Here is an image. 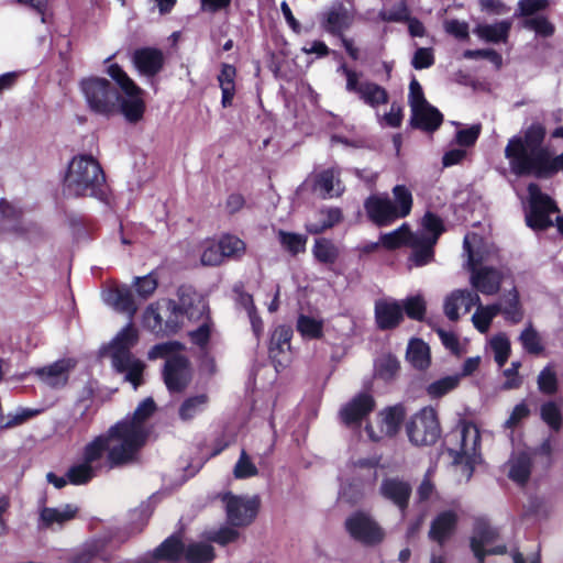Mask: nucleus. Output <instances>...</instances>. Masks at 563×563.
<instances>
[{"label": "nucleus", "instance_id": "obj_1", "mask_svg": "<svg viewBox=\"0 0 563 563\" xmlns=\"http://www.w3.org/2000/svg\"><path fill=\"white\" fill-rule=\"evenodd\" d=\"M545 135L543 124L536 122L508 140L504 153L512 174L549 177L563 169V153L554 155Z\"/></svg>", "mask_w": 563, "mask_h": 563}, {"label": "nucleus", "instance_id": "obj_2", "mask_svg": "<svg viewBox=\"0 0 563 563\" xmlns=\"http://www.w3.org/2000/svg\"><path fill=\"white\" fill-rule=\"evenodd\" d=\"M156 410L153 398L141 401L132 417L112 426L104 435L111 441L109 466L117 467L132 461L148 435L146 420Z\"/></svg>", "mask_w": 563, "mask_h": 563}, {"label": "nucleus", "instance_id": "obj_3", "mask_svg": "<svg viewBox=\"0 0 563 563\" xmlns=\"http://www.w3.org/2000/svg\"><path fill=\"white\" fill-rule=\"evenodd\" d=\"M63 194L66 197L106 198V177L100 164L89 155L75 156L64 178Z\"/></svg>", "mask_w": 563, "mask_h": 563}, {"label": "nucleus", "instance_id": "obj_4", "mask_svg": "<svg viewBox=\"0 0 563 563\" xmlns=\"http://www.w3.org/2000/svg\"><path fill=\"white\" fill-rule=\"evenodd\" d=\"M139 339L137 330L129 323L124 327L109 345L112 366L117 372L124 374V379L136 389L142 384L144 363L131 354L130 350Z\"/></svg>", "mask_w": 563, "mask_h": 563}, {"label": "nucleus", "instance_id": "obj_5", "mask_svg": "<svg viewBox=\"0 0 563 563\" xmlns=\"http://www.w3.org/2000/svg\"><path fill=\"white\" fill-rule=\"evenodd\" d=\"M180 347L178 342H166L154 345L147 354L150 360L166 357L163 377L167 389L172 393L183 391L192 376L188 360L176 354Z\"/></svg>", "mask_w": 563, "mask_h": 563}, {"label": "nucleus", "instance_id": "obj_6", "mask_svg": "<svg viewBox=\"0 0 563 563\" xmlns=\"http://www.w3.org/2000/svg\"><path fill=\"white\" fill-rule=\"evenodd\" d=\"M111 441L100 434L89 441L81 450L80 457L69 466L66 472L67 479L71 485H86L97 476L101 468V462L107 452V462L109 463Z\"/></svg>", "mask_w": 563, "mask_h": 563}, {"label": "nucleus", "instance_id": "obj_7", "mask_svg": "<svg viewBox=\"0 0 563 563\" xmlns=\"http://www.w3.org/2000/svg\"><path fill=\"white\" fill-rule=\"evenodd\" d=\"M376 457H362L351 461L342 473L340 497L347 503L360 501L365 493V487L373 485L377 479Z\"/></svg>", "mask_w": 563, "mask_h": 563}, {"label": "nucleus", "instance_id": "obj_8", "mask_svg": "<svg viewBox=\"0 0 563 563\" xmlns=\"http://www.w3.org/2000/svg\"><path fill=\"white\" fill-rule=\"evenodd\" d=\"M107 73L123 92L122 98H119L118 101V110H120L128 122H139L145 111V102L142 97L143 90L136 86L118 64H111Z\"/></svg>", "mask_w": 563, "mask_h": 563}, {"label": "nucleus", "instance_id": "obj_9", "mask_svg": "<svg viewBox=\"0 0 563 563\" xmlns=\"http://www.w3.org/2000/svg\"><path fill=\"white\" fill-rule=\"evenodd\" d=\"M452 437L456 441V446L449 451L454 457V463L465 464V473L467 478L471 477L473 466L479 461L481 432L478 427L466 420H461Z\"/></svg>", "mask_w": 563, "mask_h": 563}, {"label": "nucleus", "instance_id": "obj_10", "mask_svg": "<svg viewBox=\"0 0 563 563\" xmlns=\"http://www.w3.org/2000/svg\"><path fill=\"white\" fill-rule=\"evenodd\" d=\"M80 90L93 113L109 117L118 111L119 93L106 78H85L80 81Z\"/></svg>", "mask_w": 563, "mask_h": 563}, {"label": "nucleus", "instance_id": "obj_11", "mask_svg": "<svg viewBox=\"0 0 563 563\" xmlns=\"http://www.w3.org/2000/svg\"><path fill=\"white\" fill-rule=\"evenodd\" d=\"M442 232V220L438 216L427 212L422 218V229L415 232L412 245L417 250L415 253H411L409 262L417 267L424 266L432 262L434 257L433 247Z\"/></svg>", "mask_w": 563, "mask_h": 563}, {"label": "nucleus", "instance_id": "obj_12", "mask_svg": "<svg viewBox=\"0 0 563 563\" xmlns=\"http://www.w3.org/2000/svg\"><path fill=\"white\" fill-rule=\"evenodd\" d=\"M407 434L417 446L434 444L441 434L437 410L427 406L416 412L407 424Z\"/></svg>", "mask_w": 563, "mask_h": 563}, {"label": "nucleus", "instance_id": "obj_13", "mask_svg": "<svg viewBox=\"0 0 563 563\" xmlns=\"http://www.w3.org/2000/svg\"><path fill=\"white\" fill-rule=\"evenodd\" d=\"M409 104L411 108V124L426 131H434L442 122V114L424 98L422 87L413 77L409 84Z\"/></svg>", "mask_w": 563, "mask_h": 563}, {"label": "nucleus", "instance_id": "obj_14", "mask_svg": "<svg viewBox=\"0 0 563 563\" xmlns=\"http://www.w3.org/2000/svg\"><path fill=\"white\" fill-rule=\"evenodd\" d=\"M338 73L346 78V91L356 93L365 104L376 108L388 102L386 89L372 81H361V73L349 68L345 64L339 66Z\"/></svg>", "mask_w": 563, "mask_h": 563}, {"label": "nucleus", "instance_id": "obj_15", "mask_svg": "<svg viewBox=\"0 0 563 563\" xmlns=\"http://www.w3.org/2000/svg\"><path fill=\"white\" fill-rule=\"evenodd\" d=\"M228 522L233 527H246L251 525L260 508L257 496H238L227 493L222 496Z\"/></svg>", "mask_w": 563, "mask_h": 563}, {"label": "nucleus", "instance_id": "obj_16", "mask_svg": "<svg viewBox=\"0 0 563 563\" xmlns=\"http://www.w3.org/2000/svg\"><path fill=\"white\" fill-rule=\"evenodd\" d=\"M529 211L526 214L527 224L532 229H545L552 225L551 216L558 211L554 202L543 195L536 184L528 186Z\"/></svg>", "mask_w": 563, "mask_h": 563}, {"label": "nucleus", "instance_id": "obj_17", "mask_svg": "<svg viewBox=\"0 0 563 563\" xmlns=\"http://www.w3.org/2000/svg\"><path fill=\"white\" fill-rule=\"evenodd\" d=\"M178 300H167V309L178 318V314H186L189 320L203 321L209 318L207 301L191 287L181 286L178 289Z\"/></svg>", "mask_w": 563, "mask_h": 563}, {"label": "nucleus", "instance_id": "obj_18", "mask_svg": "<svg viewBox=\"0 0 563 563\" xmlns=\"http://www.w3.org/2000/svg\"><path fill=\"white\" fill-rule=\"evenodd\" d=\"M463 251L467 256L465 267L468 271L478 269L482 266H490L498 261V250L494 245L483 243L475 234H466L463 241Z\"/></svg>", "mask_w": 563, "mask_h": 563}, {"label": "nucleus", "instance_id": "obj_19", "mask_svg": "<svg viewBox=\"0 0 563 563\" xmlns=\"http://www.w3.org/2000/svg\"><path fill=\"white\" fill-rule=\"evenodd\" d=\"M405 409L401 405H395L382 410L377 416L376 428L368 423L365 428L367 437L372 441H380L394 437L405 418Z\"/></svg>", "mask_w": 563, "mask_h": 563}, {"label": "nucleus", "instance_id": "obj_20", "mask_svg": "<svg viewBox=\"0 0 563 563\" xmlns=\"http://www.w3.org/2000/svg\"><path fill=\"white\" fill-rule=\"evenodd\" d=\"M345 527L352 538L365 544H375L384 539L379 525L366 512L357 511L345 521Z\"/></svg>", "mask_w": 563, "mask_h": 563}, {"label": "nucleus", "instance_id": "obj_21", "mask_svg": "<svg viewBox=\"0 0 563 563\" xmlns=\"http://www.w3.org/2000/svg\"><path fill=\"white\" fill-rule=\"evenodd\" d=\"M411 492V485L398 476L383 478L378 488L382 498L395 505L402 516L408 508Z\"/></svg>", "mask_w": 563, "mask_h": 563}, {"label": "nucleus", "instance_id": "obj_22", "mask_svg": "<svg viewBox=\"0 0 563 563\" xmlns=\"http://www.w3.org/2000/svg\"><path fill=\"white\" fill-rule=\"evenodd\" d=\"M353 22L354 14L342 3H333L320 16L322 29L339 37L352 26Z\"/></svg>", "mask_w": 563, "mask_h": 563}, {"label": "nucleus", "instance_id": "obj_23", "mask_svg": "<svg viewBox=\"0 0 563 563\" xmlns=\"http://www.w3.org/2000/svg\"><path fill=\"white\" fill-rule=\"evenodd\" d=\"M497 538L498 532L495 528L486 522H478L471 539L474 555L481 559L487 554H504L506 552L505 545L493 547Z\"/></svg>", "mask_w": 563, "mask_h": 563}, {"label": "nucleus", "instance_id": "obj_24", "mask_svg": "<svg viewBox=\"0 0 563 563\" xmlns=\"http://www.w3.org/2000/svg\"><path fill=\"white\" fill-rule=\"evenodd\" d=\"M477 303H479L477 292L470 289H455L444 298L443 311L449 320L457 321L461 313H467Z\"/></svg>", "mask_w": 563, "mask_h": 563}, {"label": "nucleus", "instance_id": "obj_25", "mask_svg": "<svg viewBox=\"0 0 563 563\" xmlns=\"http://www.w3.org/2000/svg\"><path fill=\"white\" fill-rule=\"evenodd\" d=\"M371 395L360 394L346 402L340 410L342 422L349 428H357L361 421L374 409Z\"/></svg>", "mask_w": 563, "mask_h": 563}, {"label": "nucleus", "instance_id": "obj_26", "mask_svg": "<svg viewBox=\"0 0 563 563\" xmlns=\"http://www.w3.org/2000/svg\"><path fill=\"white\" fill-rule=\"evenodd\" d=\"M71 358H62L47 366L38 367L34 374L45 385L52 388H59L66 385L70 369L75 367Z\"/></svg>", "mask_w": 563, "mask_h": 563}, {"label": "nucleus", "instance_id": "obj_27", "mask_svg": "<svg viewBox=\"0 0 563 563\" xmlns=\"http://www.w3.org/2000/svg\"><path fill=\"white\" fill-rule=\"evenodd\" d=\"M368 218L378 227L391 224L397 220L393 201L387 196L373 195L364 203Z\"/></svg>", "mask_w": 563, "mask_h": 563}, {"label": "nucleus", "instance_id": "obj_28", "mask_svg": "<svg viewBox=\"0 0 563 563\" xmlns=\"http://www.w3.org/2000/svg\"><path fill=\"white\" fill-rule=\"evenodd\" d=\"M470 272V283L477 291L483 295L498 292L503 280V273L499 269L493 266H482Z\"/></svg>", "mask_w": 563, "mask_h": 563}, {"label": "nucleus", "instance_id": "obj_29", "mask_svg": "<svg viewBox=\"0 0 563 563\" xmlns=\"http://www.w3.org/2000/svg\"><path fill=\"white\" fill-rule=\"evenodd\" d=\"M132 62L140 74L152 77L161 71L164 55L157 48L143 47L134 51Z\"/></svg>", "mask_w": 563, "mask_h": 563}, {"label": "nucleus", "instance_id": "obj_30", "mask_svg": "<svg viewBox=\"0 0 563 563\" xmlns=\"http://www.w3.org/2000/svg\"><path fill=\"white\" fill-rule=\"evenodd\" d=\"M404 317V307L393 299L378 300L375 303V319L377 327L388 330L397 327Z\"/></svg>", "mask_w": 563, "mask_h": 563}, {"label": "nucleus", "instance_id": "obj_31", "mask_svg": "<svg viewBox=\"0 0 563 563\" xmlns=\"http://www.w3.org/2000/svg\"><path fill=\"white\" fill-rule=\"evenodd\" d=\"M313 190L324 199L341 196L344 186L340 179L339 169L329 168L319 173L314 179Z\"/></svg>", "mask_w": 563, "mask_h": 563}, {"label": "nucleus", "instance_id": "obj_32", "mask_svg": "<svg viewBox=\"0 0 563 563\" xmlns=\"http://www.w3.org/2000/svg\"><path fill=\"white\" fill-rule=\"evenodd\" d=\"M103 300L108 306L119 312L126 313L130 318L137 310L132 291L128 286L108 289L103 292Z\"/></svg>", "mask_w": 563, "mask_h": 563}, {"label": "nucleus", "instance_id": "obj_33", "mask_svg": "<svg viewBox=\"0 0 563 563\" xmlns=\"http://www.w3.org/2000/svg\"><path fill=\"white\" fill-rule=\"evenodd\" d=\"M291 336L292 330L287 325H278L272 333L268 347L269 356L279 365L288 361Z\"/></svg>", "mask_w": 563, "mask_h": 563}, {"label": "nucleus", "instance_id": "obj_34", "mask_svg": "<svg viewBox=\"0 0 563 563\" xmlns=\"http://www.w3.org/2000/svg\"><path fill=\"white\" fill-rule=\"evenodd\" d=\"M512 26L511 20L497 21L495 23L477 24L473 32L481 40L488 43H505L509 37Z\"/></svg>", "mask_w": 563, "mask_h": 563}, {"label": "nucleus", "instance_id": "obj_35", "mask_svg": "<svg viewBox=\"0 0 563 563\" xmlns=\"http://www.w3.org/2000/svg\"><path fill=\"white\" fill-rule=\"evenodd\" d=\"M415 240V232H411L407 223L401 224L398 229L380 234V243L387 250H395L400 246H409L412 252L417 250L412 244Z\"/></svg>", "mask_w": 563, "mask_h": 563}, {"label": "nucleus", "instance_id": "obj_36", "mask_svg": "<svg viewBox=\"0 0 563 563\" xmlns=\"http://www.w3.org/2000/svg\"><path fill=\"white\" fill-rule=\"evenodd\" d=\"M341 219L342 213L339 208L319 210L314 213V219L306 223V229L312 234H318L332 228L334 224L339 223Z\"/></svg>", "mask_w": 563, "mask_h": 563}, {"label": "nucleus", "instance_id": "obj_37", "mask_svg": "<svg viewBox=\"0 0 563 563\" xmlns=\"http://www.w3.org/2000/svg\"><path fill=\"white\" fill-rule=\"evenodd\" d=\"M76 512L77 508L73 505H64L57 508L44 507L40 512V520L46 528H51L55 525L62 526L73 519Z\"/></svg>", "mask_w": 563, "mask_h": 563}, {"label": "nucleus", "instance_id": "obj_38", "mask_svg": "<svg viewBox=\"0 0 563 563\" xmlns=\"http://www.w3.org/2000/svg\"><path fill=\"white\" fill-rule=\"evenodd\" d=\"M456 525V515L453 511H443L432 521L429 536L432 540L442 543L453 532Z\"/></svg>", "mask_w": 563, "mask_h": 563}, {"label": "nucleus", "instance_id": "obj_39", "mask_svg": "<svg viewBox=\"0 0 563 563\" xmlns=\"http://www.w3.org/2000/svg\"><path fill=\"white\" fill-rule=\"evenodd\" d=\"M235 76L236 70L234 66L230 64L222 65L221 71L218 76V81L222 92L221 103L223 108H228L232 104V100L235 95Z\"/></svg>", "mask_w": 563, "mask_h": 563}, {"label": "nucleus", "instance_id": "obj_40", "mask_svg": "<svg viewBox=\"0 0 563 563\" xmlns=\"http://www.w3.org/2000/svg\"><path fill=\"white\" fill-rule=\"evenodd\" d=\"M407 360L417 369H426L430 365L429 345L420 339L410 340L407 347Z\"/></svg>", "mask_w": 563, "mask_h": 563}, {"label": "nucleus", "instance_id": "obj_41", "mask_svg": "<svg viewBox=\"0 0 563 563\" xmlns=\"http://www.w3.org/2000/svg\"><path fill=\"white\" fill-rule=\"evenodd\" d=\"M209 402L207 394H199L186 398L178 410L179 418L183 421H189L205 411Z\"/></svg>", "mask_w": 563, "mask_h": 563}, {"label": "nucleus", "instance_id": "obj_42", "mask_svg": "<svg viewBox=\"0 0 563 563\" xmlns=\"http://www.w3.org/2000/svg\"><path fill=\"white\" fill-rule=\"evenodd\" d=\"M530 470L531 460L525 452L515 454L509 461V477L519 484L529 478Z\"/></svg>", "mask_w": 563, "mask_h": 563}, {"label": "nucleus", "instance_id": "obj_43", "mask_svg": "<svg viewBox=\"0 0 563 563\" xmlns=\"http://www.w3.org/2000/svg\"><path fill=\"white\" fill-rule=\"evenodd\" d=\"M475 306L477 309L472 316L473 324L481 333H486L490 327L492 320L500 312L501 305L483 306L479 302Z\"/></svg>", "mask_w": 563, "mask_h": 563}, {"label": "nucleus", "instance_id": "obj_44", "mask_svg": "<svg viewBox=\"0 0 563 563\" xmlns=\"http://www.w3.org/2000/svg\"><path fill=\"white\" fill-rule=\"evenodd\" d=\"M460 380L461 375L459 374L439 378L426 387V393L431 399H439L454 390L459 386Z\"/></svg>", "mask_w": 563, "mask_h": 563}, {"label": "nucleus", "instance_id": "obj_45", "mask_svg": "<svg viewBox=\"0 0 563 563\" xmlns=\"http://www.w3.org/2000/svg\"><path fill=\"white\" fill-rule=\"evenodd\" d=\"M393 207L398 219L407 217L412 208V194L405 185H397L393 188Z\"/></svg>", "mask_w": 563, "mask_h": 563}, {"label": "nucleus", "instance_id": "obj_46", "mask_svg": "<svg viewBox=\"0 0 563 563\" xmlns=\"http://www.w3.org/2000/svg\"><path fill=\"white\" fill-rule=\"evenodd\" d=\"M498 305H501L500 312L507 320L512 323H518L521 321L522 311L519 305V297L516 289H512L506 294Z\"/></svg>", "mask_w": 563, "mask_h": 563}, {"label": "nucleus", "instance_id": "obj_47", "mask_svg": "<svg viewBox=\"0 0 563 563\" xmlns=\"http://www.w3.org/2000/svg\"><path fill=\"white\" fill-rule=\"evenodd\" d=\"M277 238L283 249L292 255L302 253L306 250L307 236L303 234L278 230Z\"/></svg>", "mask_w": 563, "mask_h": 563}, {"label": "nucleus", "instance_id": "obj_48", "mask_svg": "<svg viewBox=\"0 0 563 563\" xmlns=\"http://www.w3.org/2000/svg\"><path fill=\"white\" fill-rule=\"evenodd\" d=\"M297 330L303 339H319L323 331V321L306 314H300L297 320Z\"/></svg>", "mask_w": 563, "mask_h": 563}, {"label": "nucleus", "instance_id": "obj_49", "mask_svg": "<svg viewBox=\"0 0 563 563\" xmlns=\"http://www.w3.org/2000/svg\"><path fill=\"white\" fill-rule=\"evenodd\" d=\"M143 324L146 329L154 333H161L166 330H174V327L166 322L165 329L163 327V318L159 313V303H151L143 314Z\"/></svg>", "mask_w": 563, "mask_h": 563}, {"label": "nucleus", "instance_id": "obj_50", "mask_svg": "<svg viewBox=\"0 0 563 563\" xmlns=\"http://www.w3.org/2000/svg\"><path fill=\"white\" fill-rule=\"evenodd\" d=\"M312 253L320 263L333 264L339 256V249L330 240L317 239Z\"/></svg>", "mask_w": 563, "mask_h": 563}, {"label": "nucleus", "instance_id": "obj_51", "mask_svg": "<svg viewBox=\"0 0 563 563\" xmlns=\"http://www.w3.org/2000/svg\"><path fill=\"white\" fill-rule=\"evenodd\" d=\"M219 245L223 255V258H240L246 251L244 241L240 238L231 234H225L219 240Z\"/></svg>", "mask_w": 563, "mask_h": 563}, {"label": "nucleus", "instance_id": "obj_52", "mask_svg": "<svg viewBox=\"0 0 563 563\" xmlns=\"http://www.w3.org/2000/svg\"><path fill=\"white\" fill-rule=\"evenodd\" d=\"M0 212L3 216L4 219H7L8 224H5L4 229L13 232H20L21 225H20V218L22 214V211L19 207L15 205L8 202L4 199L0 200Z\"/></svg>", "mask_w": 563, "mask_h": 563}, {"label": "nucleus", "instance_id": "obj_53", "mask_svg": "<svg viewBox=\"0 0 563 563\" xmlns=\"http://www.w3.org/2000/svg\"><path fill=\"white\" fill-rule=\"evenodd\" d=\"M257 474L258 470L256 465L252 462L246 451L242 450L233 468L234 477L238 479H244L256 476Z\"/></svg>", "mask_w": 563, "mask_h": 563}, {"label": "nucleus", "instance_id": "obj_54", "mask_svg": "<svg viewBox=\"0 0 563 563\" xmlns=\"http://www.w3.org/2000/svg\"><path fill=\"white\" fill-rule=\"evenodd\" d=\"M490 346L495 354V361L499 367L504 366L510 354V342L506 335L499 334L490 340Z\"/></svg>", "mask_w": 563, "mask_h": 563}, {"label": "nucleus", "instance_id": "obj_55", "mask_svg": "<svg viewBox=\"0 0 563 563\" xmlns=\"http://www.w3.org/2000/svg\"><path fill=\"white\" fill-rule=\"evenodd\" d=\"M523 26L544 37L551 36L554 33V26L543 15L527 18Z\"/></svg>", "mask_w": 563, "mask_h": 563}, {"label": "nucleus", "instance_id": "obj_56", "mask_svg": "<svg viewBox=\"0 0 563 563\" xmlns=\"http://www.w3.org/2000/svg\"><path fill=\"white\" fill-rule=\"evenodd\" d=\"M538 387L541 393L552 395L558 390V378L551 366L544 367L538 376Z\"/></svg>", "mask_w": 563, "mask_h": 563}, {"label": "nucleus", "instance_id": "obj_57", "mask_svg": "<svg viewBox=\"0 0 563 563\" xmlns=\"http://www.w3.org/2000/svg\"><path fill=\"white\" fill-rule=\"evenodd\" d=\"M379 18L387 22H401L409 18V11L404 0H400L389 9H383Z\"/></svg>", "mask_w": 563, "mask_h": 563}, {"label": "nucleus", "instance_id": "obj_58", "mask_svg": "<svg viewBox=\"0 0 563 563\" xmlns=\"http://www.w3.org/2000/svg\"><path fill=\"white\" fill-rule=\"evenodd\" d=\"M519 340L523 349L531 354H538L542 351L539 334L531 325L521 332Z\"/></svg>", "mask_w": 563, "mask_h": 563}, {"label": "nucleus", "instance_id": "obj_59", "mask_svg": "<svg viewBox=\"0 0 563 563\" xmlns=\"http://www.w3.org/2000/svg\"><path fill=\"white\" fill-rule=\"evenodd\" d=\"M541 417L553 430L558 431L561 428L562 415L556 404L549 401L542 405Z\"/></svg>", "mask_w": 563, "mask_h": 563}, {"label": "nucleus", "instance_id": "obj_60", "mask_svg": "<svg viewBox=\"0 0 563 563\" xmlns=\"http://www.w3.org/2000/svg\"><path fill=\"white\" fill-rule=\"evenodd\" d=\"M201 264L205 266H217L223 262V255L218 243L208 242L201 254Z\"/></svg>", "mask_w": 563, "mask_h": 563}, {"label": "nucleus", "instance_id": "obj_61", "mask_svg": "<svg viewBox=\"0 0 563 563\" xmlns=\"http://www.w3.org/2000/svg\"><path fill=\"white\" fill-rule=\"evenodd\" d=\"M463 57L466 59H478V58H486L492 64L495 65L497 69H499L503 65V57L499 53H497L494 49L486 48V49H466L463 53Z\"/></svg>", "mask_w": 563, "mask_h": 563}, {"label": "nucleus", "instance_id": "obj_62", "mask_svg": "<svg viewBox=\"0 0 563 563\" xmlns=\"http://www.w3.org/2000/svg\"><path fill=\"white\" fill-rule=\"evenodd\" d=\"M434 54L431 47L418 48L411 59V66L417 69L430 68L434 64Z\"/></svg>", "mask_w": 563, "mask_h": 563}, {"label": "nucleus", "instance_id": "obj_63", "mask_svg": "<svg viewBox=\"0 0 563 563\" xmlns=\"http://www.w3.org/2000/svg\"><path fill=\"white\" fill-rule=\"evenodd\" d=\"M238 527H222L217 531L207 532L211 542H217L221 545H225L230 542H234L239 538Z\"/></svg>", "mask_w": 563, "mask_h": 563}, {"label": "nucleus", "instance_id": "obj_64", "mask_svg": "<svg viewBox=\"0 0 563 563\" xmlns=\"http://www.w3.org/2000/svg\"><path fill=\"white\" fill-rule=\"evenodd\" d=\"M134 286L136 287V292L142 298H147L157 288V279L153 274H148L143 277H136L134 279Z\"/></svg>", "mask_w": 563, "mask_h": 563}]
</instances>
